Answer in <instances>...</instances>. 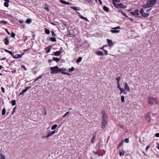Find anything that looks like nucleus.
<instances>
[{
  "label": "nucleus",
  "mask_w": 159,
  "mask_h": 159,
  "mask_svg": "<svg viewBox=\"0 0 159 159\" xmlns=\"http://www.w3.org/2000/svg\"><path fill=\"white\" fill-rule=\"evenodd\" d=\"M60 68H59L57 66L51 67H50V70H51V73L53 74L59 73L60 72Z\"/></svg>",
  "instance_id": "nucleus-1"
},
{
  "label": "nucleus",
  "mask_w": 159,
  "mask_h": 159,
  "mask_svg": "<svg viewBox=\"0 0 159 159\" xmlns=\"http://www.w3.org/2000/svg\"><path fill=\"white\" fill-rule=\"evenodd\" d=\"M148 103L151 105H153L157 103V99L152 98L149 97L148 98Z\"/></svg>",
  "instance_id": "nucleus-2"
},
{
  "label": "nucleus",
  "mask_w": 159,
  "mask_h": 159,
  "mask_svg": "<svg viewBox=\"0 0 159 159\" xmlns=\"http://www.w3.org/2000/svg\"><path fill=\"white\" fill-rule=\"evenodd\" d=\"M118 29H120V26H118L116 27L112 28V30H110V32L113 33H119L120 32V30H117Z\"/></svg>",
  "instance_id": "nucleus-3"
},
{
  "label": "nucleus",
  "mask_w": 159,
  "mask_h": 159,
  "mask_svg": "<svg viewBox=\"0 0 159 159\" xmlns=\"http://www.w3.org/2000/svg\"><path fill=\"white\" fill-rule=\"evenodd\" d=\"M11 55L14 58H18L22 57V55L17 54H16V52L14 53V52L12 51H11Z\"/></svg>",
  "instance_id": "nucleus-4"
},
{
  "label": "nucleus",
  "mask_w": 159,
  "mask_h": 159,
  "mask_svg": "<svg viewBox=\"0 0 159 159\" xmlns=\"http://www.w3.org/2000/svg\"><path fill=\"white\" fill-rule=\"evenodd\" d=\"M156 2L155 0H150L147 1V3L148 7H150L154 5V3Z\"/></svg>",
  "instance_id": "nucleus-5"
},
{
  "label": "nucleus",
  "mask_w": 159,
  "mask_h": 159,
  "mask_svg": "<svg viewBox=\"0 0 159 159\" xmlns=\"http://www.w3.org/2000/svg\"><path fill=\"white\" fill-rule=\"evenodd\" d=\"M30 86H29L26 87L25 89H24L20 93L19 95H23L24 93H25L28 89H30Z\"/></svg>",
  "instance_id": "nucleus-6"
},
{
  "label": "nucleus",
  "mask_w": 159,
  "mask_h": 159,
  "mask_svg": "<svg viewBox=\"0 0 159 159\" xmlns=\"http://www.w3.org/2000/svg\"><path fill=\"white\" fill-rule=\"evenodd\" d=\"M102 120H107V117L104 111H102Z\"/></svg>",
  "instance_id": "nucleus-7"
},
{
  "label": "nucleus",
  "mask_w": 159,
  "mask_h": 159,
  "mask_svg": "<svg viewBox=\"0 0 159 159\" xmlns=\"http://www.w3.org/2000/svg\"><path fill=\"white\" fill-rule=\"evenodd\" d=\"M139 10H136L134 12H131L130 13L133 16H138L139 15Z\"/></svg>",
  "instance_id": "nucleus-8"
},
{
  "label": "nucleus",
  "mask_w": 159,
  "mask_h": 159,
  "mask_svg": "<svg viewBox=\"0 0 159 159\" xmlns=\"http://www.w3.org/2000/svg\"><path fill=\"white\" fill-rule=\"evenodd\" d=\"M145 118L148 122H149L151 121V116L150 114L148 113L145 115Z\"/></svg>",
  "instance_id": "nucleus-9"
},
{
  "label": "nucleus",
  "mask_w": 159,
  "mask_h": 159,
  "mask_svg": "<svg viewBox=\"0 0 159 159\" xmlns=\"http://www.w3.org/2000/svg\"><path fill=\"white\" fill-rule=\"evenodd\" d=\"M107 42L108 46L109 47H111L113 45V43L111 40L109 39H107Z\"/></svg>",
  "instance_id": "nucleus-10"
},
{
  "label": "nucleus",
  "mask_w": 159,
  "mask_h": 159,
  "mask_svg": "<svg viewBox=\"0 0 159 159\" xmlns=\"http://www.w3.org/2000/svg\"><path fill=\"white\" fill-rule=\"evenodd\" d=\"M107 123V120H102V128L104 129L105 127L106 124Z\"/></svg>",
  "instance_id": "nucleus-11"
},
{
  "label": "nucleus",
  "mask_w": 159,
  "mask_h": 159,
  "mask_svg": "<svg viewBox=\"0 0 159 159\" xmlns=\"http://www.w3.org/2000/svg\"><path fill=\"white\" fill-rule=\"evenodd\" d=\"M125 89L128 92H130V89L128 83L127 82L125 83Z\"/></svg>",
  "instance_id": "nucleus-12"
},
{
  "label": "nucleus",
  "mask_w": 159,
  "mask_h": 159,
  "mask_svg": "<svg viewBox=\"0 0 159 159\" xmlns=\"http://www.w3.org/2000/svg\"><path fill=\"white\" fill-rule=\"evenodd\" d=\"M52 46H49L47 48H45V50L46 52V53H49L51 51L52 49Z\"/></svg>",
  "instance_id": "nucleus-13"
},
{
  "label": "nucleus",
  "mask_w": 159,
  "mask_h": 159,
  "mask_svg": "<svg viewBox=\"0 0 159 159\" xmlns=\"http://www.w3.org/2000/svg\"><path fill=\"white\" fill-rule=\"evenodd\" d=\"M62 53V52L61 51H57L54 52V55L55 56H59Z\"/></svg>",
  "instance_id": "nucleus-14"
},
{
  "label": "nucleus",
  "mask_w": 159,
  "mask_h": 159,
  "mask_svg": "<svg viewBox=\"0 0 159 159\" xmlns=\"http://www.w3.org/2000/svg\"><path fill=\"white\" fill-rule=\"evenodd\" d=\"M11 37L15 39H16V38H17V36H16V34L13 32H11Z\"/></svg>",
  "instance_id": "nucleus-15"
},
{
  "label": "nucleus",
  "mask_w": 159,
  "mask_h": 159,
  "mask_svg": "<svg viewBox=\"0 0 159 159\" xmlns=\"http://www.w3.org/2000/svg\"><path fill=\"white\" fill-rule=\"evenodd\" d=\"M119 8L125 9L127 7V6L121 3H120Z\"/></svg>",
  "instance_id": "nucleus-16"
},
{
  "label": "nucleus",
  "mask_w": 159,
  "mask_h": 159,
  "mask_svg": "<svg viewBox=\"0 0 159 159\" xmlns=\"http://www.w3.org/2000/svg\"><path fill=\"white\" fill-rule=\"evenodd\" d=\"M60 2L61 3L63 4H64L65 5H70V3L69 2H66L65 1L63 0H60Z\"/></svg>",
  "instance_id": "nucleus-17"
},
{
  "label": "nucleus",
  "mask_w": 159,
  "mask_h": 159,
  "mask_svg": "<svg viewBox=\"0 0 159 159\" xmlns=\"http://www.w3.org/2000/svg\"><path fill=\"white\" fill-rule=\"evenodd\" d=\"M49 40L51 41L52 42H56L57 41V40L55 37H50Z\"/></svg>",
  "instance_id": "nucleus-18"
},
{
  "label": "nucleus",
  "mask_w": 159,
  "mask_h": 159,
  "mask_svg": "<svg viewBox=\"0 0 159 159\" xmlns=\"http://www.w3.org/2000/svg\"><path fill=\"white\" fill-rule=\"evenodd\" d=\"M55 133V130L52 131L50 132L49 134H48L47 137H49L51 135L54 134Z\"/></svg>",
  "instance_id": "nucleus-19"
},
{
  "label": "nucleus",
  "mask_w": 159,
  "mask_h": 159,
  "mask_svg": "<svg viewBox=\"0 0 159 159\" xmlns=\"http://www.w3.org/2000/svg\"><path fill=\"white\" fill-rule=\"evenodd\" d=\"M96 53L98 55L103 56L104 54L102 52L100 51H98L96 52Z\"/></svg>",
  "instance_id": "nucleus-20"
},
{
  "label": "nucleus",
  "mask_w": 159,
  "mask_h": 159,
  "mask_svg": "<svg viewBox=\"0 0 159 159\" xmlns=\"http://www.w3.org/2000/svg\"><path fill=\"white\" fill-rule=\"evenodd\" d=\"M113 4L115 7L117 8H119L120 3L117 4L115 2H113Z\"/></svg>",
  "instance_id": "nucleus-21"
},
{
  "label": "nucleus",
  "mask_w": 159,
  "mask_h": 159,
  "mask_svg": "<svg viewBox=\"0 0 159 159\" xmlns=\"http://www.w3.org/2000/svg\"><path fill=\"white\" fill-rule=\"evenodd\" d=\"M52 59L53 61H55L56 62L59 61L60 60V58L55 57H53Z\"/></svg>",
  "instance_id": "nucleus-22"
},
{
  "label": "nucleus",
  "mask_w": 159,
  "mask_h": 159,
  "mask_svg": "<svg viewBox=\"0 0 159 159\" xmlns=\"http://www.w3.org/2000/svg\"><path fill=\"white\" fill-rule=\"evenodd\" d=\"M103 9L104 11L107 12H108L109 11V8L106 6H104L103 7Z\"/></svg>",
  "instance_id": "nucleus-23"
},
{
  "label": "nucleus",
  "mask_w": 159,
  "mask_h": 159,
  "mask_svg": "<svg viewBox=\"0 0 159 159\" xmlns=\"http://www.w3.org/2000/svg\"><path fill=\"white\" fill-rule=\"evenodd\" d=\"M4 40L5 44L6 45L8 44L9 43V39H8L6 38L4 39Z\"/></svg>",
  "instance_id": "nucleus-24"
},
{
  "label": "nucleus",
  "mask_w": 159,
  "mask_h": 159,
  "mask_svg": "<svg viewBox=\"0 0 159 159\" xmlns=\"http://www.w3.org/2000/svg\"><path fill=\"white\" fill-rule=\"evenodd\" d=\"M31 21H32V20L31 19H28L26 20L25 23L27 24H30L31 22Z\"/></svg>",
  "instance_id": "nucleus-25"
},
{
  "label": "nucleus",
  "mask_w": 159,
  "mask_h": 159,
  "mask_svg": "<svg viewBox=\"0 0 159 159\" xmlns=\"http://www.w3.org/2000/svg\"><path fill=\"white\" fill-rule=\"evenodd\" d=\"M71 8L73 9V10L75 11H79L80 10L79 8L77 7H71Z\"/></svg>",
  "instance_id": "nucleus-26"
},
{
  "label": "nucleus",
  "mask_w": 159,
  "mask_h": 159,
  "mask_svg": "<svg viewBox=\"0 0 159 159\" xmlns=\"http://www.w3.org/2000/svg\"><path fill=\"white\" fill-rule=\"evenodd\" d=\"M43 75L42 74L40 75L38 78H36L34 80V82H36L38 80H39L41 79L42 78V75Z\"/></svg>",
  "instance_id": "nucleus-27"
},
{
  "label": "nucleus",
  "mask_w": 159,
  "mask_h": 159,
  "mask_svg": "<svg viewBox=\"0 0 159 159\" xmlns=\"http://www.w3.org/2000/svg\"><path fill=\"white\" fill-rule=\"evenodd\" d=\"M66 69L64 68H60V69L59 70L60 72H64V71H66Z\"/></svg>",
  "instance_id": "nucleus-28"
},
{
  "label": "nucleus",
  "mask_w": 159,
  "mask_h": 159,
  "mask_svg": "<svg viewBox=\"0 0 159 159\" xmlns=\"http://www.w3.org/2000/svg\"><path fill=\"white\" fill-rule=\"evenodd\" d=\"M82 57H79L76 60V62L77 63L80 62L82 60Z\"/></svg>",
  "instance_id": "nucleus-29"
},
{
  "label": "nucleus",
  "mask_w": 159,
  "mask_h": 159,
  "mask_svg": "<svg viewBox=\"0 0 159 159\" xmlns=\"http://www.w3.org/2000/svg\"><path fill=\"white\" fill-rule=\"evenodd\" d=\"M141 15L142 16L145 17H147L148 16V13H142Z\"/></svg>",
  "instance_id": "nucleus-30"
},
{
  "label": "nucleus",
  "mask_w": 159,
  "mask_h": 159,
  "mask_svg": "<svg viewBox=\"0 0 159 159\" xmlns=\"http://www.w3.org/2000/svg\"><path fill=\"white\" fill-rule=\"evenodd\" d=\"M57 125L56 124L53 125L51 127L52 130L54 129L57 127Z\"/></svg>",
  "instance_id": "nucleus-31"
},
{
  "label": "nucleus",
  "mask_w": 159,
  "mask_h": 159,
  "mask_svg": "<svg viewBox=\"0 0 159 159\" xmlns=\"http://www.w3.org/2000/svg\"><path fill=\"white\" fill-rule=\"evenodd\" d=\"M45 33L47 34H49L50 33V30L47 29L46 28L45 31Z\"/></svg>",
  "instance_id": "nucleus-32"
},
{
  "label": "nucleus",
  "mask_w": 159,
  "mask_h": 159,
  "mask_svg": "<svg viewBox=\"0 0 159 159\" xmlns=\"http://www.w3.org/2000/svg\"><path fill=\"white\" fill-rule=\"evenodd\" d=\"M5 156L2 155V154H0V159H5Z\"/></svg>",
  "instance_id": "nucleus-33"
},
{
  "label": "nucleus",
  "mask_w": 159,
  "mask_h": 159,
  "mask_svg": "<svg viewBox=\"0 0 159 159\" xmlns=\"http://www.w3.org/2000/svg\"><path fill=\"white\" fill-rule=\"evenodd\" d=\"M74 70V68L73 67H72L71 68L69 69L68 71L69 72H71Z\"/></svg>",
  "instance_id": "nucleus-34"
},
{
  "label": "nucleus",
  "mask_w": 159,
  "mask_h": 159,
  "mask_svg": "<svg viewBox=\"0 0 159 159\" xmlns=\"http://www.w3.org/2000/svg\"><path fill=\"white\" fill-rule=\"evenodd\" d=\"M12 105V106H14L16 104V101L15 100H13L11 101Z\"/></svg>",
  "instance_id": "nucleus-35"
},
{
  "label": "nucleus",
  "mask_w": 159,
  "mask_h": 159,
  "mask_svg": "<svg viewBox=\"0 0 159 159\" xmlns=\"http://www.w3.org/2000/svg\"><path fill=\"white\" fill-rule=\"evenodd\" d=\"M124 151L121 152L120 151H119V155L120 156H123L124 154Z\"/></svg>",
  "instance_id": "nucleus-36"
},
{
  "label": "nucleus",
  "mask_w": 159,
  "mask_h": 159,
  "mask_svg": "<svg viewBox=\"0 0 159 159\" xmlns=\"http://www.w3.org/2000/svg\"><path fill=\"white\" fill-rule=\"evenodd\" d=\"M2 113L3 115H5L6 113V110L5 108H3V109L2 111Z\"/></svg>",
  "instance_id": "nucleus-37"
},
{
  "label": "nucleus",
  "mask_w": 159,
  "mask_h": 159,
  "mask_svg": "<svg viewBox=\"0 0 159 159\" xmlns=\"http://www.w3.org/2000/svg\"><path fill=\"white\" fill-rule=\"evenodd\" d=\"M124 98H125V97L124 96H122L121 97V102H124V101H125Z\"/></svg>",
  "instance_id": "nucleus-38"
},
{
  "label": "nucleus",
  "mask_w": 159,
  "mask_h": 159,
  "mask_svg": "<svg viewBox=\"0 0 159 159\" xmlns=\"http://www.w3.org/2000/svg\"><path fill=\"white\" fill-rule=\"evenodd\" d=\"M121 13L123 15L125 16L127 18H128V16L126 15V13L125 12L122 11V12H121Z\"/></svg>",
  "instance_id": "nucleus-39"
},
{
  "label": "nucleus",
  "mask_w": 159,
  "mask_h": 159,
  "mask_svg": "<svg viewBox=\"0 0 159 159\" xmlns=\"http://www.w3.org/2000/svg\"><path fill=\"white\" fill-rule=\"evenodd\" d=\"M81 19H84V20H86L88 22H89V20H88V19L86 17H84L83 16H81Z\"/></svg>",
  "instance_id": "nucleus-40"
},
{
  "label": "nucleus",
  "mask_w": 159,
  "mask_h": 159,
  "mask_svg": "<svg viewBox=\"0 0 159 159\" xmlns=\"http://www.w3.org/2000/svg\"><path fill=\"white\" fill-rule=\"evenodd\" d=\"M9 2H5L4 3V6L6 7H7L9 6Z\"/></svg>",
  "instance_id": "nucleus-41"
},
{
  "label": "nucleus",
  "mask_w": 159,
  "mask_h": 159,
  "mask_svg": "<svg viewBox=\"0 0 159 159\" xmlns=\"http://www.w3.org/2000/svg\"><path fill=\"white\" fill-rule=\"evenodd\" d=\"M116 80L117 81V83H119V82L120 80V77H118L116 78Z\"/></svg>",
  "instance_id": "nucleus-42"
},
{
  "label": "nucleus",
  "mask_w": 159,
  "mask_h": 159,
  "mask_svg": "<svg viewBox=\"0 0 159 159\" xmlns=\"http://www.w3.org/2000/svg\"><path fill=\"white\" fill-rule=\"evenodd\" d=\"M61 73L62 74L67 75L69 76L70 75V73H66V72H61Z\"/></svg>",
  "instance_id": "nucleus-43"
},
{
  "label": "nucleus",
  "mask_w": 159,
  "mask_h": 159,
  "mask_svg": "<svg viewBox=\"0 0 159 159\" xmlns=\"http://www.w3.org/2000/svg\"><path fill=\"white\" fill-rule=\"evenodd\" d=\"M94 137L95 136L94 135H93V138L91 140V142L92 143H93L94 141Z\"/></svg>",
  "instance_id": "nucleus-44"
},
{
  "label": "nucleus",
  "mask_w": 159,
  "mask_h": 159,
  "mask_svg": "<svg viewBox=\"0 0 159 159\" xmlns=\"http://www.w3.org/2000/svg\"><path fill=\"white\" fill-rule=\"evenodd\" d=\"M51 33L52 36H56V34H55V33L53 31H51Z\"/></svg>",
  "instance_id": "nucleus-45"
},
{
  "label": "nucleus",
  "mask_w": 159,
  "mask_h": 159,
  "mask_svg": "<svg viewBox=\"0 0 159 159\" xmlns=\"http://www.w3.org/2000/svg\"><path fill=\"white\" fill-rule=\"evenodd\" d=\"M70 113V111L66 112L63 116V117H65L67 115H68Z\"/></svg>",
  "instance_id": "nucleus-46"
},
{
  "label": "nucleus",
  "mask_w": 159,
  "mask_h": 159,
  "mask_svg": "<svg viewBox=\"0 0 159 159\" xmlns=\"http://www.w3.org/2000/svg\"><path fill=\"white\" fill-rule=\"evenodd\" d=\"M124 141L125 142H126V143H129V139H128V138H126L125 139V140H124Z\"/></svg>",
  "instance_id": "nucleus-47"
},
{
  "label": "nucleus",
  "mask_w": 159,
  "mask_h": 159,
  "mask_svg": "<svg viewBox=\"0 0 159 159\" xmlns=\"http://www.w3.org/2000/svg\"><path fill=\"white\" fill-rule=\"evenodd\" d=\"M122 144V142L120 143L118 146V148H119Z\"/></svg>",
  "instance_id": "nucleus-48"
},
{
  "label": "nucleus",
  "mask_w": 159,
  "mask_h": 159,
  "mask_svg": "<svg viewBox=\"0 0 159 159\" xmlns=\"http://www.w3.org/2000/svg\"><path fill=\"white\" fill-rule=\"evenodd\" d=\"M119 89L121 93H123L124 92V89L123 88H121Z\"/></svg>",
  "instance_id": "nucleus-49"
},
{
  "label": "nucleus",
  "mask_w": 159,
  "mask_h": 159,
  "mask_svg": "<svg viewBox=\"0 0 159 159\" xmlns=\"http://www.w3.org/2000/svg\"><path fill=\"white\" fill-rule=\"evenodd\" d=\"M22 68H24L25 70H27V69L25 68V66L24 65L21 66Z\"/></svg>",
  "instance_id": "nucleus-50"
},
{
  "label": "nucleus",
  "mask_w": 159,
  "mask_h": 159,
  "mask_svg": "<svg viewBox=\"0 0 159 159\" xmlns=\"http://www.w3.org/2000/svg\"><path fill=\"white\" fill-rule=\"evenodd\" d=\"M144 12V10H143V8H142L140 10V13H141V14L142 13H143V12Z\"/></svg>",
  "instance_id": "nucleus-51"
},
{
  "label": "nucleus",
  "mask_w": 159,
  "mask_h": 159,
  "mask_svg": "<svg viewBox=\"0 0 159 159\" xmlns=\"http://www.w3.org/2000/svg\"><path fill=\"white\" fill-rule=\"evenodd\" d=\"M11 72L12 74L15 73L16 72V70L15 69L14 70L12 71Z\"/></svg>",
  "instance_id": "nucleus-52"
},
{
  "label": "nucleus",
  "mask_w": 159,
  "mask_h": 159,
  "mask_svg": "<svg viewBox=\"0 0 159 159\" xmlns=\"http://www.w3.org/2000/svg\"><path fill=\"white\" fill-rule=\"evenodd\" d=\"M104 53H105V55H107L108 54V52L106 50H104Z\"/></svg>",
  "instance_id": "nucleus-53"
},
{
  "label": "nucleus",
  "mask_w": 159,
  "mask_h": 159,
  "mask_svg": "<svg viewBox=\"0 0 159 159\" xmlns=\"http://www.w3.org/2000/svg\"><path fill=\"white\" fill-rule=\"evenodd\" d=\"M155 136L157 137H159V133H157L155 134Z\"/></svg>",
  "instance_id": "nucleus-54"
},
{
  "label": "nucleus",
  "mask_w": 159,
  "mask_h": 159,
  "mask_svg": "<svg viewBox=\"0 0 159 159\" xmlns=\"http://www.w3.org/2000/svg\"><path fill=\"white\" fill-rule=\"evenodd\" d=\"M77 13L78 14L80 18H81V16H83L81 15V14L79 12H77Z\"/></svg>",
  "instance_id": "nucleus-55"
},
{
  "label": "nucleus",
  "mask_w": 159,
  "mask_h": 159,
  "mask_svg": "<svg viewBox=\"0 0 159 159\" xmlns=\"http://www.w3.org/2000/svg\"><path fill=\"white\" fill-rule=\"evenodd\" d=\"M53 60L49 59L48 60V62L49 63H51L52 62Z\"/></svg>",
  "instance_id": "nucleus-56"
},
{
  "label": "nucleus",
  "mask_w": 159,
  "mask_h": 159,
  "mask_svg": "<svg viewBox=\"0 0 159 159\" xmlns=\"http://www.w3.org/2000/svg\"><path fill=\"white\" fill-rule=\"evenodd\" d=\"M71 34L70 33V32H69L68 34H67V37H71Z\"/></svg>",
  "instance_id": "nucleus-57"
},
{
  "label": "nucleus",
  "mask_w": 159,
  "mask_h": 159,
  "mask_svg": "<svg viewBox=\"0 0 159 159\" xmlns=\"http://www.w3.org/2000/svg\"><path fill=\"white\" fill-rule=\"evenodd\" d=\"M117 85H118V88L119 89H120L121 88L120 87V85L119 84V83H117Z\"/></svg>",
  "instance_id": "nucleus-58"
},
{
  "label": "nucleus",
  "mask_w": 159,
  "mask_h": 159,
  "mask_svg": "<svg viewBox=\"0 0 159 159\" xmlns=\"http://www.w3.org/2000/svg\"><path fill=\"white\" fill-rule=\"evenodd\" d=\"M143 7L144 8H147V7H148V5L147 4V5H144L143 6Z\"/></svg>",
  "instance_id": "nucleus-59"
},
{
  "label": "nucleus",
  "mask_w": 159,
  "mask_h": 159,
  "mask_svg": "<svg viewBox=\"0 0 159 159\" xmlns=\"http://www.w3.org/2000/svg\"><path fill=\"white\" fill-rule=\"evenodd\" d=\"M150 147L149 146H147L146 147V150L147 151H148V148H149Z\"/></svg>",
  "instance_id": "nucleus-60"
},
{
  "label": "nucleus",
  "mask_w": 159,
  "mask_h": 159,
  "mask_svg": "<svg viewBox=\"0 0 159 159\" xmlns=\"http://www.w3.org/2000/svg\"><path fill=\"white\" fill-rule=\"evenodd\" d=\"M19 22L20 24H22L23 23L24 21L23 20H20L19 21Z\"/></svg>",
  "instance_id": "nucleus-61"
},
{
  "label": "nucleus",
  "mask_w": 159,
  "mask_h": 159,
  "mask_svg": "<svg viewBox=\"0 0 159 159\" xmlns=\"http://www.w3.org/2000/svg\"><path fill=\"white\" fill-rule=\"evenodd\" d=\"M117 11L118 12H120L121 13V12H122V11L121 10L119 9V10H117Z\"/></svg>",
  "instance_id": "nucleus-62"
},
{
  "label": "nucleus",
  "mask_w": 159,
  "mask_h": 159,
  "mask_svg": "<svg viewBox=\"0 0 159 159\" xmlns=\"http://www.w3.org/2000/svg\"><path fill=\"white\" fill-rule=\"evenodd\" d=\"M128 18H129L131 21H133V19L129 17H128Z\"/></svg>",
  "instance_id": "nucleus-63"
},
{
  "label": "nucleus",
  "mask_w": 159,
  "mask_h": 159,
  "mask_svg": "<svg viewBox=\"0 0 159 159\" xmlns=\"http://www.w3.org/2000/svg\"><path fill=\"white\" fill-rule=\"evenodd\" d=\"M1 89H2V92H4V89L3 88V87H2L1 88Z\"/></svg>",
  "instance_id": "nucleus-64"
}]
</instances>
